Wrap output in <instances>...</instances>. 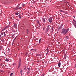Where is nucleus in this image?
<instances>
[{
  "label": "nucleus",
  "instance_id": "1",
  "mask_svg": "<svg viewBox=\"0 0 76 76\" xmlns=\"http://www.w3.org/2000/svg\"><path fill=\"white\" fill-rule=\"evenodd\" d=\"M21 58L19 59V61L18 62V68H19L20 67V66H21Z\"/></svg>",
  "mask_w": 76,
  "mask_h": 76
},
{
  "label": "nucleus",
  "instance_id": "2",
  "mask_svg": "<svg viewBox=\"0 0 76 76\" xmlns=\"http://www.w3.org/2000/svg\"><path fill=\"white\" fill-rule=\"evenodd\" d=\"M53 17H51L50 18H49L48 19V21H49V22L50 23H51L52 22V20L53 19Z\"/></svg>",
  "mask_w": 76,
  "mask_h": 76
},
{
  "label": "nucleus",
  "instance_id": "3",
  "mask_svg": "<svg viewBox=\"0 0 76 76\" xmlns=\"http://www.w3.org/2000/svg\"><path fill=\"white\" fill-rule=\"evenodd\" d=\"M66 31V29H61V33L62 34H64L65 33V32Z\"/></svg>",
  "mask_w": 76,
  "mask_h": 76
},
{
  "label": "nucleus",
  "instance_id": "4",
  "mask_svg": "<svg viewBox=\"0 0 76 76\" xmlns=\"http://www.w3.org/2000/svg\"><path fill=\"white\" fill-rule=\"evenodd\" d=\"M49 26H50V25H48V26L47 27V28H46V32H47L48 31V30H49L50 29V28H49Z\"/></svg>",
  "mask_w": 76,
  "mask_h": 76
},
{
  "label": "nucleus",
  "instance_id": "5",
  "mask_svg": "<svg viewBox=\"0 0 76 76\" xmlns=\"http://www.w3.org/2000/svg\"><path fill=\"white\" fill-rule=\"evenodd\" d=\"M69 29H67V30H66L65 33L64 34V35H65L67 33L68 31H69Z\"/></svg>",
  "mask_w": 76,
  "mask_h": 76
},
{
  "label": "nucleus",
  "instance_id": "6",
  "mask_svg": "<svg viewBox=\"0 0 76 76\" xmlns=\"http://www.w3.org/2000/svg\"><path fill=\"white\" fill-rule=\"evenodd\" d=\"M42 20L43 22V23H45L46 22L45 20V18H42Z\"/></svg>",
  "mask_w": 76,
  "mask_h": 76
},
{
  "label": "nucleus",
  "instance_id": "7",
  "mask_svg": "<svg viewBox=\"0 0 76 76\" xmlns=\"http://www.w3.org/2000/svg\"><path fill=\"white\" fill-rule=\"evenodd\" d=\"M64 38L65 39H69V37H68V36H65L64 37Z\"/></svg>",
  "mask_w": 76,
  "mask_h": 76
},
{
  "label": "nucleus",
  "instance_id": "8",
  "mask_svg": "<svg viewBox=\"0 0 76 76\" xmlns=\"http://www.w3.org/2000/svg\"><path fill=\"white\" fill-rule=\"evenodd\" d=\"M17 26V24L16 23H14V27L15 28Z\"/></svg>",
  "mask_w": 76,
  "mask_h": 76
},
{
  "label": "nucleus",
  "instance_id": "9",
  "mask_svg": "<svg viewBox=\"0 0 76 76\" xmlns=\"http://www.w3.org/2000/svg\"><path fill=\"white\" fill-rule=\"evenodd\" d=\"M9 26H10V25H8V26L5 27V29H7V28H8Z\"/></svg>",
  "mask_w": 76,
  "mask_h": 76
},
{
  "label": "nucleus",
  "instance_id": "10",
  "mask_svg": "<svg viewBox=\"0 0 76 76\" xmlns=\"http://www.w3.org/2000/svg\"><path fill=\"white\" fill-rule=\"evenodd\" d=\"M62 26H63V25H62H62H61V26H60V27H59V28L60 29L61 28H62Z\"/></svg>",
  "mask_w": 76,
  "mask_h": 76
},
{
  "label": "nucleus",
  "instance_id": "11",
  "mask_svg": "<svg viewBox=\"0 0 76 76\" xmlns=\"http://www.w3.org/2000/svg\"><path fill=\"white\" fill-rule=\"evenodd\" d=\"M58 67H60L61 63H60V62H59V63L58 64Z\"/></svg>",
  "mask_w": 76,
  "mask_h": 76
},
{
  "label": "nucleus",
  "instance_id": "12",
  "mask_svg": "<svg viewBox=\"0 0 76 76\" xmlns=\"http://www.w3.org/2000/svg\"><path fill=\"white\" fill-rule=\"evenodd\" d=\"M37 23L39 24V25H40V23H39V20H37Z\"/></svg>",
  "mask_w": 76,
  "mask_h": 76
},
{
  "label": "nucleus",
  "instance_id": "13",
  "mask_svg": "<svg viewBox=\"0 0 76 76\" xmlns=\"http://www.w3.org/2000/svg\"><path fill=\"white\" fill-rule=\"evenodd\" d=\"M18 17H19V18H20V19H21V15H18Z\"/></svg>",
  "mask_w": 76,
  "mask_h": 76
},
{
  "label": "nucleus",
  "instance_id": "14",
  "mask_svg": "<svg viewBox=\"0 0 76 76\" xmlns=\"http://www.w3.org/2000/svg\"><path fill=\"white\" fill-rule=\"evenodd\" d=\"M26 32H27V34H28V33L29 32V31H28V29H27L26 30Z\"/></svg>",
  "mask_w": 76,
  "mask_h": 76
},
{
  "label": "nucleus",
  "instance_id": "15",
  "mask_svg": "<svg viewBox=\"0 0 76 76\" xmlns=\"http://www.w3.org/2000/svg\"><path fill=\"white\" fill-rule=\"evenodd\" d=\"M41 40V39H40L39 40V43H40Z\"/></svg>",
  "mask_w": 76,
  "mask_h": 76
},
{
  "label": "nucleus",
  "instance_id": "16",
  "mask_svg": "<svg viewBox=\"0 0 76 76\" xmlns=\"http://www.w3.org/2000/svg\"><path fill=\"white\" fill-rule=\"evenodd\" d=\"M59 12H64V11H62V10H59Z\"/></svg>",
  "mask_w": 76,
  "mask_h": 76
},
{
  "label": "nucleus",
  "instance_id": "17",
  "mask_svg": "<svg viewBox=\"0 0 76 76\" xmlns=\"http://www.w3.org/2000/svg\"><path fill=\"white\" fill-rule=\"evenodd\" d=\"M5 61H9V60L7 59H6Z\"/></svg>",
  "mask_w": 76,
  "mask_h": 76
},
{
  "label": "nucleus",
  "instance_id": "18",
  "mask_svg": "<svg viewBox=\"0 0 76 76\" xmlns=\"http://www.w3.org/2000/svg\"><path fill=\"white\" fill-rule=\"evenodd\" d=\"M66 55H64V58L66 59Z\"/></svg>",
  "mask_w": 76,
  "mask_h": 76
},
{
  "label": "nucleus",
  "instance_id": "19",
  "mask_svg": "<svg viewBox=\"0 0 76 76\" xmlns=\"http://www.w3.org/2000/svg\"><path fill=\"white\" fill-rule=\"evenodd\" d=\"M18 14H19V13L18 12L15 13V15H18Z\"/></svg>",
  "mask_w": 76,
  "mask_h": 76
},
{
  "label": "nucleus",
  "instance_id": "20",
  "mask_svg": "<svg viewBox=\"0 0 76 76\" xmlns=\"http://www.w3.org/2000/svg\"><path fill=\"white\" fill-rule=\"evenodd\" d=\"M13 74V73H12L11 74H10V76H12Z\"/></svg>",
  "mask_w": 76,
  "mask_h": 76
},
{
  "label": "nucleus",
  "instance_id": "21",
  "mask_svg": "<svg viewBox=\"0 0 76 76\" xmlns=\"http://www.w3.org/2000/svg\"><path fill=\"white\" fill-rule=\"evenodd\" d=\"M22 4L23 5V6H22L23 7V6H25V4L23 3H22Z\"/></svg>",
  "mask_w": 76,
  "mask_h": 76
},
{
  "label": "nucleus",
  "instance_id": "22",
  "mask_svg": "<svg viewBox=\"0 0 76 76\" xmlns=\"http://www.w3.org/2000/svg\"><path fill=\"white\" fill-rule=\"evenodd\" d=\"M23 72V70H22L21 69H20V72Z\"/></svg>",
  "mask_w": 76,
  "mask_h": 76
},
{
  "label": "nucleus",
  "instance_id": "23",
  "mask_svg": "<svg viewBox=\"0 0 76 76\" xmlns=\"http://www.w3.org/2000/svg\"><path fill=\"white\" fill-rule=\"evenodd\" d=\"M0 72H3V71L2 70H0Z\"/></svg>",
  "mask_w": 76,
  "mask_h": 76
},
{
  "label": "nucleus",
  "instance_id": "24",
  "mask_svg": "<svg viewBox=\"0 0 76 76\" xmlns=\"http://www.w3.org/2000/svg\"><path fill=\"white\" fill-rule=\"evenodd\" d=\"M73 21H74V23H75L76 22V21L75 20L73 19Z\"/></svg>",
  "mask_w": 76,
  "mask_h": 76
},
{
  "label": "nucleus",
  "instance_id": "25",
  "mask_svg": "<svg viewBox=\"0 0 76 76\" xmlns=\"http://www.w3.org/2000/svg\"><path fill=\"white\" fill-rule=\"evenodd\" d=\"M49 50H47V54L48 53H49Z\"/></svg>",
  "mask_w": 76,
  "mask_h": 76
},
{
  "label": "nucleus",
  "instance_id": "26",
  "mask_svg": "<svg viewBox=\"0 0 76 76\" xmlns=\"http://www.w3.org/2000/svg\"><path fill=\"white\" fill-rule=\"evenodd\" d=\"M27 69H28V70H30V68H27Z\"/></svg>",
  "mask_w": 76,
  "mask_h": 76
},
{
  "label": "nucleus",
  "instance_id": "27",
  "mask_svg": "<svg viewBox=\"0 0 76 76\" xmlns=\"http://www.w3.org/2000/svg\"><path fill=\"white\" fill-rule=\"evenodd\" d=\"M45 75V74H42V76H44Z\"/></svg>",
  "mask_w": 76,
  "mask_h": 76
},
{
  "label": "nucleus",
  "instance_id": "28",
  "mask_svg": "<svg viewBox=\"0 0 76 76\" xmlns=\"http://www.w3.org/2000/svg\"><path fill=\"white\" fill-rule=\"evenodd\" d=\"M74 26L76 28V25L75 24H74Z\"/></svg>",
  "mask_w": 76,
  "mask_h": 76
},
{
  "label": "nucleus",
  "instance_id": "29",
  "mask_svg": "<svg viewBox=\"0 0 76 76\" xmlns=\"http://www.w3.org/2000/svg\"><path fill=\"white\" fill-rule=\"evenodd\" d=\"M12 32H15V31L12 30Z\"/></svg>",
  "mask_w": 76,
  "mask_h": 76
},
{
  "label": "nucleus",
  "instance_id": "30",
  "mask_svg": "<svg viewBox=\"0 0 76 76\" xmlns=\"http://www.w3.org/2000/svg\"><path fill=\"white\" fill-rule=\"evenodd\" d=\"M20 8H22V7H19V8H18L17 9V10L19 9H20Z\"/></svg>",
  "mask_w": 76,
  "mask_h": 76
},
{
  "label": "nucleus",
  "instance_id": "31",
  "mask_svg": "<svg viewBox=\"0 0 76 76\" xmlns=\"http://www.w3.org/2000/svg\"><path fill=\"white\" fill-rule=\"evenodd\" d=\"M1 34L2 35H3V34L2 33H1Z\"/></svg>",
  "mask_w": 76,
  "mask_h": 76
},
{
  "label": "nucleus",
  "instance_id": "32",
  "mask_svg": "<svg viewBox=\"0 0 76 76\" xmlns=\"http://www.w3.org/2000/svg\"><path fill=\"white\" fill-rule=\"evenodd\" d=\"M27 55H28V53H26V55H25L27 56Z\"/></svg>",
  "mask_w": 76,
  "mask_h": 76
},
{
  "label": "nucleus",
  "instance_id": "33",
  "mask_svg": "<svg viewBox=\"0 0 76 76\" xmlns=\"http://www.w3.org/2000/svg\"><path fill=\"white\" fill-rule=\"evenodd\" d=\"M47 50H49V48L48 47H47Z\"/></svg>",
  "mask_w": 76,
  "mask_h": 76
},
{
  "label": "nucleus",
  "instance_id": "34",
  "mask_svg": "<svg viewBox=\"0 0 76 76\" xmlns=\"http://www.w3.org/2000/svg\"><path fill=\"white\" fill-rule=\"evenodd\" d=\"M26 69V67H25V68L24 69V70H25Z\"/></svg>",
  "mask_w": 76,
  "mask_h": 76
},
{
  "label": "nucleus",
  "instance_id": "35",
  "mask_svg": "<svg viewBox=\"0 0 76 76\" xmlns=\"http://www.w3.org/2000/svg\"><path fill=\"white\" fill-rule=\"evenodd\" d=\"M73 17H74V18H75V16H73Z\"/></svg>",
  "mask_w": 76,
  "mask_h": 76
},
{
  "label": "nucleus",
  "instance_id": "36",
  "mask_svg": "<svg viewBox=\"0 0 76 76\" xmlns=\"http://www.w3.org/2000/svg\"><path fill=\"white\" fill-rule=\"evenodd\" d=\"M43 29V30H45V28H44Z\"/></svg>",
  "mask_w": 76,
  "mask_h": 76
},
{
  "label": "nucleus",
  "instance_id": "37",
  "mask_svg": "<svg viewBox=\"0 0 76 76\" xmlns=\"http://www.w3.org/2000/svg\"><path fill=\"white\" fill-rule=\"evenodd\" d=\"M5 29H5H5H3V31H4V30H5Z\"/></svg>",
  "mask_w": 76,
  "mask_h": 76
},
{
  "label": "nucleus",
  "instance_id": "38",
  "mask_svg": "<svg viewBox=\"0 0 76 76\" xmlns=\"http://www.w3.org/2000/svg\"><path fill=\"white\" fill-rule=\"evenodd\" d=\"M4 36L5 37V34L4 35Z\"/></svg>",
  "mask_w": 76,
  "mask_h": 76
},
{
  "label": "nucleus",
  "instance_id": "39",
  "mask_svg": "<svg viewBox=\"0 0 76 76\" xmlns=\"http://www.w3.org/2000/svg\"><path fill=\"white\" fill-rule=\"evenodd\" d=\"M14 35H12V37H14Z\"/></svg>",
  "mask_w": 76,
  "mask_h": 76
},
{
  "label": "nucleus",
  "instance_id": "40",
  "mask_svg": "<svg viewBox=\"0 0 76 76\" xmlns=\"http://www.w3.org/2000/svg\"><path fill=\"white\" fill-rule=\"evenodd\" d=\"M1 37V35H0V38Z\"/></svg>",
  "mask_w": 76,
  "mask_h": 76
},
{
  "label": "nucleus",
  "instance_id": "41",
  "mask_svg": "<svg viewBox=\"0 0 76 76\" xmlns=\"http://www.w3.org/2000/svg\"><path fill=\"white\" fill-rule=\"evenodd\" d=\"M75 67H76V64H75Z\"/></svg>",
  "mask_w": 76,
  "mask_h": 76
},
{
  "label": "nucleus",
  "instance_id": "42",
  "mask_svg": "<svg viewBox=\"0 0 76 76\" xmlns=\"http://www.w3.org/2000/svg\"><path fill=\"white\" fill-rule=\"evenodd\" d=\"M22 75H23L22 74H21V75H20L21 76H22Z\"/></svg>",
  "mask_w": 76,
  "mask_h": 76
},
{
  "label": "nucleus",
  "instance_id": "43",
  "mask_svg": "<svg viewBox=\"0 0 76 76\" xmlns=\"http://www.w3.org/2000/svg\"><path fill=\"white\" fill-rule=\"evenodd\" d=\"M4 34H5V32H4Z\"/></svg>",
  "mask_w": 76,
  "mask_h": 76
},
{
  "label": "nucleus",
  "instance_id": "44",
  "mask_svg": "<svg viewBox=\"0 0 76 76\" xmlns=\"http://www.w3.org/2000/svg\"><path fill=\"white\" fill-rule=\"evenodd\" d=\"M75 24L76 25V22H75Z\"/></svg>",
  "mask_w": 76,
  "mask_h": 76
},
{
  "label": "nucleus",
  "instance_id": "45",
  "mask_svg": "<svg viewBox=\"0 0 76 76\" xmlns=\"http://www.w3.org/2000/svg\"><path fill=\"white\" fill-rule=\"evenodd\" d=\"M20 74H22V72H20Z\"/></svg>",
  "mask_w": 76,
  "mask_h": 76
},
{
  "label": "nucleus",
  "instance_id": "46",
  "mask_svg": "<svg viewBox=\"0 0 76 76\" xmlns=\"http://www.w3.org/2000/svg\"><path fill=\"white\" fill-rule=\"evenodd\" d=\"M0 65H2V64H0Z\"/></svg>",
  "mask_w": 76,
  "mask_h": 76
},
{
  "label": "nucleus",
  "instance_id": "47",
  "mask_svg": "<svg viewBox=\"0 0 76 76\" xmlns=\"http://www.w3.org/2000/svg\"><path fill=\"white\" fill-rule=\"evenodd\" d=\"M10 23H9V24H10Z\"/></svg>",
  "mask_w": 76,
  "mask_h": 76
},
{
  "label": "nucleus",
  "instance_id": "48",
  "mask_svg": "<svg viewBox=\"0 0 76 76\" xmlns=\"http://www.w3.org/2000/svg\"><path fill=\"white\" fill-rule=\"evenodd\" d=\"M73 23H74V22H73Z\"/></svg>",
  "mask_w": 76,
  "mask_h": 76
},
{
  "label": "nucleus",
  "instance_id": "49",
  "mask_svg": "<svg viewBox=\"0 0 76 76\" xmlns=\"http://www.w3.org/2000/svg\"><path fill=\"white\" fill-rule=\"evenodd\" d=\"M27 74H28V73H27Z\"/></svg>",
  "mask_w": 76,
  "mask_h": 76
}]
</instances>
